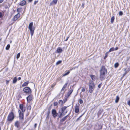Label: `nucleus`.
<instances>
[{"instance_id":"4468645a","label":"nucleus","mask_w":130,"mask_h":130,"mask_svg":"<svg viewBox=\"0 0 130 130\" xmlns=\"http://www.w3.org/2000/svg\"><path fill=\"white\" fill-rule=\"evenodd\" d=\"M62 51V48L60 47H58L56 50L57 52L58 53H61Z\"/></svg>"},{"instance_id":"3c124183","label":"nucleus","mask_w":130,"mask_h":130,"mask_svg":"<svg viewBox=\"0 0 130 130\" xmlns=\"http://www.w3.org/2000/svg\"><path fill=\"white\" fill-rule=\"evenodd\" d=\"M118 49V47H116L115 48H114V50H117Z\"/></svg>"},{"instance_id":"423d86ee","label":"nucleus","mask_w":130,"mask_h":130,"mask_svg":"<svg viewBox=\"0 0 130 130\" xmlns=\"http://www.w3.org/2000/svg\"><path fill=\"white\" fill-rule=\"evenodd\" d=\"M107 72V69L105 68L104 66H103L100 70V73L106 74Z\"/></svg>"},{"instance_id":"20e7f679","label":"nucleus","mask_w":130,"mask_h":130,"mask_svg":"<svg viewBox=\"0 0 130 130\" xmlns=\"http://www.w3.org/2000/svg\"><path fill=\"white\" fill-rule=\"evenodd\" d=\"M18 112L19 113V117L20 121L22 122L24 120L23 113L20 110H19Z\"/></svg>"},{"instance_id":"2f4dec72","label":"nucleus","mask_w":130,"mask_h":130,"mask_svg":"<svg viewBox=\"0 0 130 130\" xmlns=\"http://www.w3.org/2000/svg\"><path fill=\"white\" fill-rule=\"evenodd\" d=\"M70 73V72L69 71H68L66 73L64 74L63 75V76H65L66 75H68Z\"/></svg>"},{"instance_id":"e2e57ef3","label":"nucleus","mask_w":130,"mask_h":130,"mask_svg":"<svg viewBox=\"0 0 130 130\" xmlns=\"http://www.w3.org/2000/svg\"><path fill=\"white\" fill-rule=\"evenodd\" d=\"M12 41H10V43H11L12 42Z\"/></svg>"},{"instance_id":"e433bc0d","label":"nucleus","mask_w":130,"mask_h":130,"mask_svg":"<svg viewBox=\"0 0 130 130\" xmlns=\"http://www.w3.org/2000/svg\"><path fill=\"white\" fill-rule=\"evenodd\" d=\"M50 113V111L49 110L48 111L47 113V118L48 117V118Z\"/></svg>"},{"instance_id":"680f3d73","label":"nucleus","mask_w":130,"mask_h":130,"mask_svg":"<svg viewBox=\"0 0 130 130\" xmlns=\"http://www.w3.org/2000/svg\"><path fill=\"white\" fill-rule=\"evenodd\" d=\"M21 79V77H19L18 78V80H20Z\"/></svg>"},{"instance_id":"37998d69","label":"nucleus","mask_w":130,"mask_h":130,"mask_svg":"<svg viewBox=\"0 0 130 130\" xmlns=\"http://www.w3.org/2000/svg\"><path fill=\"white\" fill-rule=\"evenodd\" d=\"M58 103L57 102H55L54 103V104L55 106H56L57 105Z\"/></svg>"},{"instance_id":"4be33fe9","label":"nucleus","mask_w":130,"mask_h":130,"mask_svg":"<svg viewBox=\"0 0 130 130\" xmlns=\"http://www.w3.org/2000/svg\"><path fill=\"white\" fill-rule=\"evenodd\" d=\"M67 84H68L67 83L65 84L63 86V87H62V89H61V91H63L64 90L65 88L67 86Z\"/></svg>"},{"instance_id":"a19ab883","label":"nucleus","mask_w":130,"mask_h":130,"mask_svg":"<svg viewBox=\"0 0 130 130\" xmlns=\"http://www.w3.org/2000/svg\"><path fill=\"white\" fill-rule=\"evenodd\" d=\"M85 91V89L84 88H82V92H84Z\"/></svg>"},{"instance_id":"a18cd8bd","label":"nucleus","mask_w":130,"mask_h":130,"mask_svg":"<svg viewBox=\"0 0 130 130\" xmlns=\"http://www.w3.org/2000/svg\"><path fill=\"white\" fill-rule=\"evenodd\" d=\"M2 17V14L1 12H0V18Z\"/></svg>"},{"instance_id":"6e6552de","label":"nucleus","mask_w":130,"mask_h":130,"mask_svg":"<svg viewBox=\"0 0 130 130\" xmlns=\"http://www.w3.org/2000/svg\"><path fill=\"white\" fill-rule=\"evenodd\" d=\"M100 78L101 80H103L105 79V75L106 74H103L100 73Z\"/></svg>"},{"instance_id":"393cba45","label":"nucleus","mask_w":130,"mask_h":130,"mask_svg":"<svg viewBox=\"0 0 130 130\" xmlns=\"http://www.w3.org/2000/svg\"><path fill=\"white\" fill-rule=\"evenodd\" d=\"M17 79L16 77H15L13 79V83L14 84L15 83L17 82Z\"/></svg>"},{"instance_id":"b1692460","label":"nucleus","mask_w":130,"mask_h":130,"mask_svg":"<svg viewBox=\"0 0 130 130\" xmlns=\"http://www.w3.org/2000/svg\"><path fill=\"white\" fill-rule=\"evenodd\" d=\"M102 112L103 111L101 110H100L99 111L98 113V116H99L101 115L102 113Z\"/></svg>"},{"instance_id":"13d9d810","label":"nucleus","mask_w":130,"mask_h":130,"mask_svg":"<svg viewBox=\"0 0 130 130\" xmlns=\"http://www.w3.org/2000/svg\"><path fill=\"white\" fill-rule=\"evenodd\" d=\"M119 66H114L115 67V68H117Z\"/></svg>"},{"instance_id":"5701e85b","label":"nucleus","mask_w":130,"mask_h":130,"mask_svg":"<svg viewBox=\"0 0 130 130\" xmlns=\"http://www.w3.org/2000/svg\"><path fill=\"white\" fill-rule=\"evenodd\" d=\"M119 99V98L118 96H117L116 97V98L115 100V102L116 103H117Z\"/></svg>"},{"instance_id":"5fc2aeb1","label":"nucleus","mask_w":130,"mask_h":130,"mask_svg":"<svg viewBox=\"0 0 130 130\" xmlns=\"http://www.w3.org/2000/svg\"><path fill=\"white\" fill-rule=\"evenodd\" d=\"M130 70V69H128L126 71H127V72L128 73V72H129V71Z\"/></svg>"},{"instance_id":"a211bd4d","label":"nucleus","mask_w":130,"mask_h":130,"mask_svg":"<svg viewBox=\"0 0 130 130\" xmlns=\"http://www.w3.org/2000/svg\"><path fill=\"white\" fill-rule=\"evenodd\" d=\"M67 107L64 106L63 107L61 108V109L62 111V112L63 113H65L64 112V111L66 110V109L67 108Z\"/></svg>"},{"instance_id":"69168bd1","label":"nucleus","mask_w":130,"mask_h":130,"mask_svg":"<svg viewBox=\"0 0 130 130\" xmlns=\"http://www.w3.org/2000/svg\"><path fill=\"white\" fill-rule=\"evenodd\" d=\"M126 69H124V71H126Z\"/></svg>"},{"instance_id":"9b49d317","label":"nucleus","mask_w":130,"mask_h":130,"mask_svg":"<svg viewBox=\"0 0 130 130\" xmlns=\"http://www.w3.org/2000/svg\"><path fill=\"white\" fill-rule=\"evenodd\" d=\"M20 16V14L19 13L15 15L13 18L12 19L14 21H15L17 20Z\"/></svg>"},{"instance_id":"0e129e2a","label":"nucleus","mask_w":130,"mask_h":130,"mask_svg":"<svg viewBox=\"0 0 130 130\" xmlns=\"http://www.w3.org/2000/svg\"><path fill=\"white\" fill-rule=\"evenodd\" d=\"M30 107V109H31V106H28V107Z\"/></svg>"},{"instance_id":"412c9836","label":"nucleus","mask_w":130,"mask_h":130,"mask_svg":"<svg viewBox=\"0 0 130 130\" xmlns=\"http://www.w3.org/2000/svg\"><path fill=\"white\" fill-rule=\"evenodd\" d=\"M15 126L17 128H18L19 126V123L18 121H16L15 123Z\"/></svg>"},{"instance_id":"de8ad7c7","label":"nucleus","mask_w":130,"mask_h":130,"mask_svg":"<svg viewBox=\"0 0 130 130\" xmlns=\"http://www.w3.org/2000/svg\"><path fill=\"white\" fill-rule=\"evenodd\" d=\"M56 85V83H54L53 84L52 86H51V87L52 88H53L55 86V85Z\"/></svg>"},{"instance_id":"1a4fd4ad","label":"nucleus","mask_w":130,"mask_h":130,"mask_svg":"<svg viewBox=\"0 0 130 130\" xmlns=\"http://www.w3.org/2000/svg\"><path fill=\"white\" fill-rule=\"evenodd\" d=\"M20 109L22 110L21 111L23 113L25 111V109L24 107V106L23 105L21 104L20 105Z\"/></svg>"},{"instance_id":"0eeeda50","label":"nucleus","mask_w":130,"mask_h":130,"mask_svg":"<svg viewBox=\"0 0 130 130\" xmlns=\"http://www.w3.org/2000/svg\"><path fill=\"white\" fill-rule=\"evenodd\" d=\"M52 113L54 118H55L58 115V113L56 112V110L55 109L52 110Z\"/></svg>"},{"instance_id":"79ce46f5","label":"nucleus","mask_w":130,"mask_h":130,"mask_svg":"<svg viewBox=\"0 0 130 130\" xmlns=\"http://www.w3.org/2000/svg\"><path fill=\"white\" fill-rule=\"evenodd\" d=\"M67 101V99L66 98H65L64 99L63 103L64 104Z\"/></svg>"},{"instance_id":"f03ea898","label":"nucleus","mask_w":130,"mask_h":130,"mask_svg":"<svg viewBox=\"0 0 130 130\" xmlns=\"http://www.w3.org/2000/svg\"><path fill=\"white\" fill-rule=\"evenodd\" d=\"M33 23H30L29 25L28 29H29L30 33V34L31 36H32L34 33L35 30V28L33 27Z\"/></svg>"},{"instance_id":"473e14b6","label":"nucleus","mask_w":130,"mask_h":130,"mask_svg":"<svg viewBox=\"0 0 130 130\" xmlns=\"http://www.w3.org/2000/svg\"><path fill=\"white\" fill-rule=\"evenodd\" d=\"M20 53H19L17 55V59L19 58L20 56Z\"/></svg>"},{"instance_id":"f704fd0d","label":"nucleus","mask_w":130,"mask_h":130,"mask_svg":"<svg viewBox=\"0 0 130 130\" xmlns=\"http://www.w3.org/2000/svg\"><path fill=\"white\" fill-rule=\"evenodd\" d=\"M123 14V12L122 11H120L119 12V15L121 16Z\"/></svg>"},{"instance_id":"ea45409f","label":"nucleus","mask_w":130,"mask_h":130,"mask_svg":"<svg viewBox=\"0 0 130 130\" xmlns=\"http://www.w3.org/2000/svg\"><path fill=\"white\" fill-rule=\"evenodd\" d=\"M127 73V71H126L123 74V77L124 76H125Z\"/></svg>"},{"instance_id":"603ef678","label":"nucleus","mask_w":130,"mask_h":130,"mask_svg":"<svg viewBox=\"0 0 130 130\" xmlns=\"http://www.w3.org/2000/svg\"><path fill=\"white\" fill-rule=\"evenodd\" d=\"M4 1V0H0V4L2 3Z\"/></svg>"},{"instance_id":"c756f323","label":"nucleus","mask_w":130,"mask_h":130,"mask_svg":"<svg viewBox=\"0 0 130 130\" xmlns=\"http://www.w3.org/2000/svg\"><path fill=\"white\" fill-rule=\"evenodd\" d=\"M59 104H60L61 105H62L63 104V101L61 100H60L59 101Z\"/></svg>"},{"instance_id":"6ab92c4d","label":"nucleus","mask_w":130,"mask_h":130,"mask_svg":"<svg viewBox=\"0 0 130 130\" xmlns=\"http://www.w3.org/2000/svg\"><path fill=\"white\" fill-rule=\"evenodd\" d=\"M68 116V115H67L65 116L62 119L60 120V122H62L63 121H64L66 120L67 119V118Z\"/></svg>"},{"instance_id":"bb28decb","label":"nucleus","mask_w":130,"mask_h":130,"mask_svg":"<svg viewBox=\"0 0 130 130\" xmlns=\"http://www.w3.org/2000/svg\"><path fill=\"white\" fill-rule=\"evenodd\" d=\"M114 50V47H111L110 49H109V52H108L109 53L110 52L112 51H113Z\"/></svg>"},{"instance_id":"bf43d9fd","label":"nucleus","mask_w":130,"mask_h":130,"mask_svg":"<svg viewBox=\"0 0 130 130\" xmlns=\"http://www.w3.org/2000/svg\"><path fill=\"white\" fill-rule=\"evenodd\" d=\"M33 0H28V1L29 2H31Z\"/></svg>"},{"instance_id":"58836bf2","label":"nucleus","mask_w":130,"mask_h":130,"mask_svg":"<svg viewBox=\"0 0 130 130\" xmlns=\"http://www.w3.org/2000/svg\"><path fill=\"white\" fill-rule=\"evenodd\" d=\"M78 68V67L77 66V67H73L72 68V69H70V71H71L72 70H73V69H75V68Z\"/></svg>"},{"instance_id":"ddd939ff","label":"nucleus","mask_w":130,"mask_h":130,"mask_svg":"<svg viewBox=\"0 0 130 130\" xmlns=\"http://www.w3.org/2000/svg\"><path fill=\"white\" fill-rule=\"evenodd\" d=\"M26 3V1L25 0H23L20 2L19 5L21 6H23L25 5Z\"/></svg>"},{"instance_id":"9d476101","label":"nucleus","mask_w":130,"mask_h":130,"mask_svg":"<svg viewBox=\"0 0 130 130\" xmlns=\"http://www.w3.org/2000/svg\"><path fill=\"white\" fill-rule=\"evenodd\" d=\"M32 98V95H29L27 98V100L28 102H29L31 101Z\"/></svg>"},{"instance_id":"09e8293b","label":"nucleus","mask_w":130,"mask_h":130,"mask_svg":"<svg viewBox=\"0 0 130 130\" xmlns=\"http://www.w3.org/2000/svg\"><path fill=\"white\" fill-rule=\"evenodd\" d=\"M82 116V115H81V116H80V117H79L77 119V120H76V121H78V120H79V119H80V117H81Z\"/></svg>"},{"instance_id":"a878e982","label":"nucleus","mask_w":130,"mask_h":130,"mask_svg":"<svg viewBox=\"0 0 130 130\" xmlns=\"http://www.w3.org/2000/svg\"><path fill=\"white\" fill-rule=\"evenodd\" d=\"M115 19V17L114 16L112 17L111 19V23H112L113 22Z\"/></svg>"},{"instance_id":"2eb2a0df","label":"nucleus","mask_w":130,"mask_h":130,"mask_svg":"<svg viewBox=\"0 0 130 130\" xmlns=\"http://www.w3.org/2000/svg\"><path fill=\"white\" fill-rule=\"evenodd\" d=\"M73 90L72 89H71L67 93V98L68 97L71 95V94L72 93V92H73Z\"/></svg>"},{"instance_id":"c9c22d12","label":"nucleus","mask_w":130,"mask_h":130,"mask_svg":"<svg viewBox=\"0 0 130 130\" xmlns=\"http://www.w3.org/2000/svg\"><path fill=\"white\" fill-rule=\"evenodd\" d=\"M94 75H90V77L92 80H94V79H93V78L94 77Z\"/></svg>"},{"instance_id":"cd10ccee","label":"nucleus","mask_w":130,"mask_h":130,"mask_svg":"<svg viewBox=\"0 0 130 130\" xmlns=\"http://www.w3.org/2000/svg\"><path fill=\"white\" fill-rule=\"evenodd\" d=\"M10 44H8L6 47V50H9L10 48Z\"/></svg>"},{"instance_id":"864d4df0","label":"nucleus","mask_w":130,"mask_h":130,"mask_svg":"<svg viewBox=\"0 0 130 130\" xmlns=\"http://www.w3.org/2000/svg\"><path fill=\"white\" fill-rule=\"evenodd\" d=\"M69 37H68L65 40V41H67L68 40V38H69Z\"/></svg>"},{"instance_id":"f8f14e48","label":"nucleus","mask_w":130,"mask_h":130,"mask_svg":"<svg viewBox=\"0 0 130 130\" xmlns=\"http://www.w3.org/2000/svg\"><path fill=\"white\" fill-rule=\"evenodd\" d=\"M79 105H77L76 104V106L75 107V112L76 113H77L79 112Z\"/></svg>"},{"instance_id":"f257e3e1","label":"nucleus","mask_w":130,"mask_h":130,"mask_svg":"<svg viewBox=\"0 0 130 130\" xmlns=\"http://www.w3.org/2000/svg\"><path fill=\"white\" fill-rule=\"evenodd\" d=\"M89 91L90 93H92L95 87V85L92 81H90L89 83Z\"/></svg>"},{"instance_id":"052dcab7","label":"nucleus","mask_w":130,"mask_h":130,"mask_svg":"<svg viewBox=\"0 0 130 130\" xmlns=\"http://www.w3.org/2000/svg\"><path fill=\"white\" fill-rule=\"evenodd\" d=\"M37 125V124H35V127L36 128V126Z\"/></svg>"},{"instance_id":"aec40b11","label":"nucleus","mask_w":130,"mask_h":130,"mask_svg":"<svg viewBox=\"0 0 130 130\" xmlns=\"http://www.w3.org/2000/svg\"><path fill=\"white\" fill-rule=\"evenodd\" d=\"M29 83V82L27 81L26 82H24L22 85V87H24L27 86L28 84Z\"/></svg>"},{"instance_id":"72a5a7b5","label":"nucleus","mask_w":130,"mask_h":130,"mask_svg":"<svg viewBox=\"0 0 130 130\" xmlns=\"http://www.w3.org/2000/svg\"><path fill=\"white\" fill-rule=\"evenodd\" d=\"M79 103L81 104H82L83 103V101L81 99H80L79 100Z\"/></svg>"},{"instance_id":"c03bdc74","label":"nucleus","mask_w":130,"mask_h":130,"mask_svg":"<svg viewBox=\"0 0 130 130\" xmlns=\"http://www.w3.org/2000/svg\"><path fill=\"white\" fill-rule=\"evenodd\" d=\"M84 5H85V3H83L82 4V7L83 8H84Z\"/></svg>"},{"instance_id":"4d7b16f0","label":"nucleus","mask_w":130,"mask_h":130,"mask_svg":"<svg viewBox=\"0 0 130 130\" xmlns=\"http://www.w3.org/2000/svg\"><path fill=\"white\" fill-rule=\"evenodd\" d=\"M114 65H119V63L118 62H117L114 64Z\"/></svg>"},{"instance_id":"7c9ffc66","label":"nucleus","mask_w":130,"mask_h":130,"mask_svg":"<svg viewBox=\"0 0 130 130\" xmlns=\"http://www.w3.org/2000/svg\"><path fill=\"white\" fill-rule=\"evenodd\" d=\"M62 62L61 60H59L56 63V65H58L60 64Z\"/></svg>"},{"instance_id":"49530a36","label":"nucleus","mask_w":130,"mask_h":130,"mask_svg":"<svg viewBox=\"0 0 130 130\" xmlns=\"http://www.w3.org/2000/svg\"><path fill=\"white\" fill-rule=\"evenodd\" d=\"M38 2V1H35L34 2V4L35 5Z\"/></svg>"},{"instance_id":"c85d7f7f","label":"nucleus","mask_w":130,"mask_h":130,"mask_svg":"<svg viewBox=\"0 0 130 130\" xmlns=\"http://www.w3.org/2000/svg\"><path fill=\"white\" fill-rule=\"evenodd\" d=\"M22 9L21 8H18L17 9V11L18 13H20L21 11V10Z\"/></svg>"},{"instance_id":"f3484780","label":"nucleus","mask_w":130,"mask_h":130,"mask_svg":"<svg viewBox=\"0 0 130 130\" xmlns=\"http://www.w3.org/2000/svg\"><path fill=\"white\" fill-rule=\"evenodd\" d=\"M58 0H53L51 3H50V5H52L53 4H57V2Z\"/></svg>"},{"instance_id":"dca6fc26","label":"nucleus","mask_w":130,"mask_h":130,"mask_svg":"<svg viewBox=\"0 0 130 130\" xmlns=\"http://www.w3.org/2000/svg\"><path fill=\"white\" fill-rule=\"evenodd\" d=\"M67 112V111H66L65 113H63V112H61L60 115L59 116V118H61L62 116L63 115V116Z\"/></svg>"},{"instance_id":"6e6d98bb","label":"nucleus","mask_w":130,"mask_h":130,"mask_svg":"<svg viewBox=\"0 0 130 130\" xmlns=\"http://www.w3.org/2000/svg\"><path fill=\"white\" fill-rule=\"evenodd\" d=\"M9 80H6V83L7 84L8 83H9Z\"/></svg>"},{"instance_id":"7ed1b4c3","label":"nucleus","mask_w":130,"mask_h":130,"mask_svg":"<svg viewBox=\"0 0 130 130\" xmlns=\"http://www.w3.org/2000/svg\"><path fill=\"white\" fill-rule=\"evenodd\" d=\"M14 116L13 112L10 113L8 116L7 121L11 122L14 119Z\"/></svg>"},{"instance_id":"4c0bfd02","label":"nucleus","mask_w":130,"mask_h":130,"mask_svg":"<svg viewBox=\"0 0 130 130\" xmlns=\"http://www.w3.org/2000/svg\"><path fill=\"white\" fill-rule=\"evenodd\" d=\"M107 52L105 54V55L104 57V59H105L107 57Z\"/></svg>"},{"instance_id":"39448f33","label":"nucleus","mask_w":130,"mask_h":130,"mask_svg":"<svg viewBox=\"0 0 130 130\" xmlns=\"http://www.w3.org/2000/svg\"><path fill=\"white\" fill-rule=\"evenodd\" d=\"M23 91L27 94H30L31 93L30 88L28 87L24 88L23 89Z\"/></svg>"},{"instance_id":"8fccbe9b","label":"nucleus","mask_w":130,"mask_h":130,"mask_svg":"<svg viewBox=\"0 0 130 130\" xmlns=\"http://www.w3.org/2000/svg\"><path fill=\"white\" fill-rule=\"evenodd\" d=\"M101 84H100L98 85V87L99 88H100L101 87Z\"/></svg>"}]
</instances>
